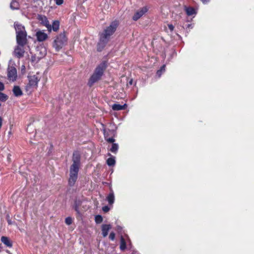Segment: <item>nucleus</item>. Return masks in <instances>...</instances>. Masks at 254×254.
<instances>
[{
	"instance_id": "26",
	"label": "nucleus",
	"mask_w": 254,
	"mask_h": 254,
	"mask_svg": "<svg viewBox=\"0 0 254 254\" xmlns=\"http://www.w3.org/2000/svg\"><path fill=\"white\" fill-rule=\"evenodd\" d=\"M7 99V97L5 94L0 92V100L1 101H5Z\"/></svg>"
},
{
	"instance_id": "23",
	"label": "nucleus",
	"mask_w": 254,
	"mask_h": 254,
	"mask_svg": "<svg viewBox=\"0 0 254 254\" xmlns=\"http://www.w3.org/2000/svg\"><path fill=\"white\" fill-rule=\"evenodd\" d=\"M107 163L110 166L114 165L115 164V158L114 157L109 158L107 160Z\"/></svg>"
},
{
	"instance_id": "22",
	"label": "nucleus",
	"mask_w": 254,
	"mask_h": 254,
	"mask_svg": "<svg viewBox=\"0 0 254 254\" xmlns=\"http://www.w3.org/2000/svg\"><path fill=\"white\" fill-rule=\"evenodd\" d=\"M126 249V243L123 237L121 238L120 249L124 251Z\"/></svg>"
},
{
	"instance_id": "24",
	"label": "nucleus",
	"mask_w": 254,
	"mask_h": 254,
	"mask_svg": "<svg viewBox=\"0 0 254 254\" xmlns=\"http://www.w3.org/2000/svg\"><path fill=\"white\" fill-rule=\"evenodd\" d=\"M95 221L96 223H101L103 221V218L101 215H96L95 217Z\"/></svg>"
},
{
	"instance_id": "18",
	"label": "nucleus",
	"mask_w": 254,
	"mask_h": 254,
	"mask_svg": "<svg viewBox=\"0 0 254 254\" xmlns=\"http://www.w3.org/2000/svg\"><path fill=\"white\" fill-rule=\"evenodd\" d=\"M13 92L14 95L17 97L22 95V92L20 87L18 86H14L13 88Z\"/></svg>"
},
{
	"instance_id": "8",
	"label": "nucleus",
	"mask_w": 254,
	"mask_h": 254,
	"mask_svg": "<svg viewBox=\"0 0 254 254\" xmlns=\"http://www.w3.org/2000/svg\"><path fill=\"white\" fill-rule=\"evenodd\" d=\"M7 77L9 80L14 81L17 78L16 69L13 66H9L7 68Z\"/></svg>"
},
{
	"instance_id": "11",
	"label": "nucleus",
	"mask_w": 254,
	"mask_h": 254,
	"mask_svg": "<svg viewBox=\"0 0 254 254\" xmlns=\"http://www.w3.org/2000/svg\"><path fill=\"white\" fill-rule=\"evenodd\" d=\"M16 42L17 44L25 45L27 43V33L16 35Z\"/></svg>"
},
{
	"instance_id": "34",
	"label": "nucleus",
	"mask_w": 254,
	"mask_h": 254,
	"mask_svg": "<svg viewBox=\"0 0 254 254\" xmlns=\"http://www.w3.org/2000/svg\"><path fill=\"white\" fill-rule=\"evenodd\" d=\"M201 1L204 4L207 3L209 0H201Z\"/></svg>"
},
{
	"instance_id": "31",
	"label": "nucleus",
	"mask_w": 254,
	"mask_h": 254,
	"mask_svg": "<svg viewBox=\"0 0 254 254\" xmlns=\"http://www.w3.org/2000/svg\"><path fill=\"white\" fill-rule=\"evenodd\" d=\"M161 70H163V71H164V70H165V65H163V66L161 67V70H158V71H157V73L160 75V73H161Z\"/></svg>"
},
{
	"instance_id": "12",
	"label": "nucleus",
	"mask_w": 254,
	"mask_h": 254,
	"mask_svg": "<svg viewBox=\"0 0 254 254\" xmlns=\"http://www.w3.org/2000/svg\"><path fill=\"white\" fill-rule=\"evenodd\" d=\"M14 27L15 29L16 35H22V34L27 33L25 31V27L18 23H14Z\"/></svg>"
},
{
	"instance_id": "33",
	"label": "nucleus",
	"mask_w": 254,
	"mask_h": 254,
	"mask_svg": "<svg viewBox=\"0 0 254 254\" xmlns=\"http://www.w3.org/2000/svg\"><path fill=\"white\" fill-rule=\"evenodd\" d=\"M75 210L77 212V213H79V210H78V206L77 205H75Z\"/></svg>"
},
{
	"instance_id": "5",
	"label": "nucleus",
	"mask_w": 254,
	"mask_h": 254,
	"mask_svg": "<svg viewBox=\"0 0 254 254\" xmlns=\"http://www.w3.org/2000/svg\"><path fill=\"white\" fill-rule=\"evenodd\" d=\"M40 79V77L38 75L29 76V82L25 87L26 91L31 92L34 89H36Z\"/></svg>"
},
{
	"instance_id": "29",
	"label": "nucleus",
	"mask_w": 254,
	"mask_h": 254,
	"mask_svg": "<svg viewBox=\"0 0 254 254\" xmlns=\"http://www.w3.org/2000/svg\"><path fill=\"white\" fill-rule=\"evenodd\" d=\"M57 5H61L64 2V0H54Z\"/></svg>"
},
{
	"instance_id": "10",
	"label": "nucleus",
	"mask_w": 254,
	"mask_h": 254,
	"mask_svg": "<svg viewBox=\"0 0 254 254\" xmlns=\"http://www.w3.org/2000/svg\"><path fill=\"white\" fill-rule=\"evenodd\" d=\"M105 139L108 142L113 143L110 150L114 153H116L119 148V145L118 144L114 143L115 140V139L113 137H108L106 134H105Z\"/></svg>"
},
{
	"instance_id": "16",
	"label": "nucleus",
	"mask_w": 254,
	"mask_h": 254,
	"mask_svg": "<svg viewBox=\"0 0 254 254\" xmlns=\"http://www.w3.org/2000/svg\"><path fill=\"white\" fill-rule=\"evenodd\" d=\"M107 200L108 201L109 204L112 205L114 203L115 200V196L113 190H111L110 193L107 197Z\"/></svg>"
},
{
	"instance_id": "21",
	"label": "nucleus",
	"mask_w": 254,
	"mask_h": 254,
	"mask_svg": "<svg viewBox=\"0 0 254 254\" xmlns=\"http://www.w3.org/2000/svg\"><path fill=\"white\" fill-rule=\"evenodd\" d=\"M10 8L13 10L18 9L19 7V3L17 1L12 0V1H11V2L10 3Z\"/></svg>"
},
{
	"instance_id": "6",
	"label": "nucleus",
	"mask_w": 254,
	"mask_h": 254,
	"mask_svg": "<svg viewBox=\"0 0 254 254\" xmlns=\"http://www.w3.org/2000/svg\"><path fill=\"white\" fill-rule=\"evenodd\" d=\"M37 19L41 24L45 26L49 32L52 30L51 25L49 23L48 18L43 15L39 14L37 16Z\"/></svg>"
},
{
	"instance_id": "19",
	"label": "nucleus",
	"mask_w": 254,
	"mask_h": 254,
	"mask_svg": "<svg viewBox=\"0 0 254 254\" xmlns=\"http://www.w3.org/2000/svg\"><path fill=\"white\" fill-rule=\"evenodd\" d=\"M185 9L187 14L189 16L192 15L193 14L195 13L194 9L192 7L185 6Z\"/></svg>"
},
{
	"instance_id": "1",
	"label": "nucleus",
	"mask_w": 254,
	"mask_h": 254,
	"mask_svg": "<svg viewBox=\"0 0 254 254\" xmlns=\"http://www.w3.org/2000/svg\"><path fill=\"white\" fill-rule=\"evenodd\" d=\"M119 26L118 21L112 22L100 35V40L98 44V50L101 51L109 42L111 36L115 33Z\"/></svg>"
},
{
	"instance_id": "30",
	"label": "nucleus",
	"mask_w": 254,
	"mask_h": 254,
	"mask_svg": "<svg viewBox=\"0 0 254 254\" xmlns=\"http://www.w3.org/2000/svg\"><path fill=\"white\" fill-rule=\"evenodd\" d=\"M168 27L171 31H172L174 30V27L172 24H169Z\"/></svg>"
},
{
	"instance_id": "9",
	"label": "nucleus",
	"mask_w": 254,
	"mask_h": 254,
	"mask_svg": "<svg viewBox=\"0 0 254 254\" xmlns=\"http://www.w3.org/2000/svg\"><path fill=\"white\" fill-rule=\"evenodd\" d=\"M148 10L147 6H144L138 9L134 14L132 17V19L134 21H137L144 14H145Z\"/></svg>"
},
{
	"instance_id": "17",
	"label": "nucleus",
	"mask_w": 254,
	"mask_h": 254,
	"mask_svg": "<svg viewBox=\"0 0 254 254\" xmlns=\"http://www.w3.org/2000/svg\"><path fill=\"white\" fill-rule=\"evenodd\" d=\"M1 241L7 247L11 248L12 246L11 242L7 237L2 236L1 238Z\"/></svg>"
},
{
	"instance_id": "7",
	"label": "nucleus",
	"mask_w": 254,
	"mask_h": 254,
	"mask_svg": "<svg viewBox=\"0 0 254 254\" xmlns=\"http://www.w3.org/2000/svg\"><path fill=\"white\" fill-rule=\"evenodd\" d=\"M25 45H21L20 44H17L15 47L13 51V56L18 59H20L24 56L25 50L24 49V46Z\"/></svg>"
},
{
	"instance_id": "15",
	"label": "nucleus",
	"mask_w": 254,
	"mask_h": 254,
	"mask_svg": "<svg viewBox=\"0 0 254 254\" xmlns=\"http://www.w3.org/2000/svg\"><path fill=\"white\" fill-rule=\"evenodd\" d=\"M127 107V105L126 104H125L123 105H121L119 104H114L112 106V108L114 111H120L125 110Z\"/></svg>"
},
{
	"instance_id": "20",
	"label": "nucleus",
	"mask_w": 254,
	"mask_h": 254,
	"mask_svg": "<svg viewBox=\"0 0 254 254\" xmlns=\"http://www.w3.org/2000/svg\"><path fill=\"white\" fill-rule=\"evenodd\" d=\"M59 27H60L59 21L58 20L54 21L52 23V25H51L52 29H53V31L56 32L59 30Z\"/></svg>"
},
{
	"instance_id": "27",
	"label": "nucleus",
	"mask_w": 254,
	"mask_h": 254,
	"mask_svg": "<svg viewBox=\"0 0 254 254\" xmlns=\"http://www.w3.org/2000/svg\"><path fill=\"white\" fill-rule=\"evenodd\" d=\"M115 234L114 232H112L110 233L109 235V239L111 240H114L115 239Z\"/></svg>"
},
{
	"instance_id": "28",
	"label": "nucleus",
	"mask_w": 254,
	"mask_h": 254,
	"mask_svg": "<svg viewBox=\"0 0 254 254\" xmlns=\"http://www.w3.org/2000/svg\"><path fill=\"white\" fill-rule=\"evenodd\" d=\"M102 210L104 212H107L109 211L110 208L108 206H105L102 207Z\"/></svg>"
},
{
	"instance_id": "36",
	"label": "nucleus",
	"mask_w": 254,
	"mask_h": 254,
	"mask_svg": "<svg viewBox=\"0 0 254 254\" xmlns=\"http://www.w3.org/2000/svg\"><path fill=\"white\" fill-rule=\"evenodd\" d=\"M129 84L131 85L132 84V80L131 79L129 82Z\"/></svg>"
},
{
	"instance_id": "32",
	"label": "nucleus",
	"mask_w": 254,
	"mask_h": 254,
	"mask_svg": "<svg viewBox=\"0 0 254 254\" xmlns=\"http://www.w3.org/2000/svg\"><path fill=\"white\" fill-rule=\"evenodd\" d=\"M4 89V85L3 84L0 82V91H2Z\"/></svg>"
},
{
	"instance_id": "4",
	"label": "nucleus",
	"mask_w": 254,
	"mask_h": 254,
	"mask_svg": "<svg viewBox=\"0 0 254 254\" xmlns=\"http://www.w3.org/2000/svg\"><path fill=\"white\" fill-rule=\"evenodd\" d=\"M67 41L64 33H61L55 39L53 46L57 51H59L64 46Z\"/></svg>"
},
{
	"instance_id": "3",
	"label": "nucleus",
	"mask_w": 254,
	"mask_h": 254,
	"mask_svg": "<svg viewBox=\"0 0 254 254\" xmlns=\"http://www.w3.org/2000/svg\"><path fill=\"white\" fill-rule=\"evenodd\" d=\"M107 66V62L103 61L96 67L94 73L88 81V84L89 86H92L95 82L101 78Z\"/></svg>"
},
{
	"instance_id": "25",
	"label": "nucleus",
	"mask_w": 254,
	"mask_h": 254,
	"mask_svg": "<svg viewBox=\"0 0 254 254\" xmlns=\"http://www.w3.org/2000/svg\"><path fill=\"white\" fill-rule=\"evenodd\" d=\"M65 222L67 225H69L72 223V219L71 217H68L65 218Z\"/></svg>"
},
{
	"instance_id": "13",
	"label": "nucleus",
	"mask_w": 254,
	"mask_h": 254,
	"mask_svg": "<svg viewBox=\"0 0 254 254\" xmlns=\"http://www.w3.org/2000/svg\"><path fill=\"white\" fill-rule=\"evenodd\" d=\"M36 36L39 42L44 41L48 38V35L42 31L37 32Z\"/></svg>"
},
{
	"instance_id": "37",
	"label": "nucleus",
	"mask_w": 254,
	"mask_h": 254,
	"mask_svg": "<svg viewBox=\"0 0 254 254\" xmlns=\"http://www.w3.org/2000/svg\"><path fill=\"white\" fill-rule=\"evenodd\" d=\"M108 155L111 156V154L109 153Z\"/></svg>"
},
{
	"instance_id": "2",
	"label": "nucleus",
	"mask_w": 254,
	"mask_h": 254,
	"mask_svg": "<svg viewBox=\"0 0 254 254\" xmlns=\"http://www.w3.org/2000/svg\"><path fill=\"white\" fill-rule=\"evenodd\" d=\"M72 161L73 163L70 167L68 179V184L70 186H74L77 179L80 162V156L78 153H73Z\"/></svg>"
},
{
	"instance_id": "14",
	"label": "nucleus",
	"mask_w": 254,
	"mask_h": 254,
	"mask_svg": "<svg viewBox=\"0 0 254 254\" xmlns=\"http://www.w3.org/2000/svg\"><path fill=\"white\" fill-rule=\"evenodd\" d=\"M111 226L109 224H104L102 226V235L104 237H106L108 234V231L111 229Z\"/></svg>"
},
{
	"instance_id": "35",
	"label": "nucleus",
	"mask_w": 254,
	"mask_h": 254,
	"mask_svg": "<svg viewBox=\"0 0 254 254\" xmlns=\"http://www.w3.org/2000/svg\"><path fill=\"white\" fill-rule=\"evenodd\" d=\"M2 119L1 117H0V128H1V126H2Z\"/></svg>"
}]
</instances>
